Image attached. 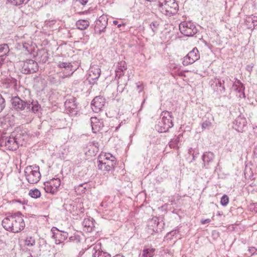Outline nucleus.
I'll return each mask as SVG.
<instances>
[{"instance_id":"nucleus-1","label":"nucleus","mask_w":257,"mask_h":257,"mask_svg":"<svg viewBox=\"0 0 257 257\" xmlns=\"http://www.w3.org/2000/svg\"><path fill=\"white\" fill-rule=\"evenodd\" d=\"M2 226L7 231L18 233L25 227L22 213L17 212L6 217L2 221Z\"/></svg>"},{"instance_id":"nucleus-2","label":"nucleus","mask_w":257,"mask_h":257,"mask_svg":"<svg viewBox=\"0 0 257 257\" xmlns=\"http://www.w3.org/2000/svg\"><path fill=\"white\" fill-rule=\"evenodd\" d=\"M11 102L13 108L16 110L19 111L26 110L27 114L25 115V116H29L30 114L32 112L36 113L41 107L37 101L33 100L31 102L26 101L17 96L12 97Z\"/></svg>"},{"instance_id":"nucleus-3","label":"nucleus","mask_w":257,"mask_h":257,"mask_svg":"<svg viewBox=\"0 0 257 257\" xmlns=\"http://www.w3.org/2000/svg\"><path fill=\"white\" fill-rule=\"evenodd\" d=\"M159 9L163 14L170 17L177 13L178 5L175 0H159Z\"/></svg>"},{"instance_id":"nucleus-4","label":"nucleus","mask_w":257,"mask_h":257,"mask_svg":"<svg viewBox=\"0 0 257 257\" xmlns=\"http://www.w3.org/2000/svg\"><path fill=\"white\" fill-rule=\"evenodd\" d=\"M231 85V79L228 76H216L211 83V87L218 94H222L225 92L226 86Z\"/></svg>"},{"instance_id":"nucleus-5","label":"nucleus","mask_w":257,"mask_h":257,"mask_svg":"<svg viewBox=\"0 0 257 257\" xmlns=\"http://www.w3.org/2000/svg\"><path fill=\"white\" fill-rule=\"evenodd\" d=\"M162 115V118L156 125L155 128L159 133H165L173 126L172 116L171 112L168 111H163Z\"/></svg>"},{"instance_id":"nucleus-6","label":"nucleus","mask_w":257,"mask_h":257,"mask_svg":"<svg viewBox=\"0 0 257 257\" xmlns=\"http://www.w3.org/2000/svg\"><path fill=\"white\" fill-rule=\"evenodd\" d=\"M25 175L27 181L30 184H36L41 178L38 166H28L25 168Z\"/></svg>"},{"instance_id":"nucleus-7","label":"nucleus","mask_w":257,"mask_h":257,"mask_svg":"<svg viewBox=\"0 0 257 257\" xmlns=\"http://www.w3.org/2000/svg\"><path fill=\"white\" fill-rule=\"evenodd\" d=\"M21 72L25 74L36 72L38 70V64L32 59H27L20 62Z\"/></svg>"},{"instance_id":"nucleus-8","label":"nucleus","mask_w":257,"mask_h":257,"mask_svg":"<svg viewBox=\"0 0 257 257\" xmlns=\"http://www.w3.org/2000/svg\"><path fill=\"white\" fill-rule=\"evenodd\" d=\"M180 32L184 36L191 37L197 33L195 24L190 21L182 22L179 25Z\"/></svg>"},{"instance_id":"nucleus-9","label":"nucleus","mask_w":257,"mask_h":257,"mask_svg":"<svg viewBox=\"0 0 257 257\" xmlns=\"http://www.w3.org/2000/svg\"><path fill=\"white\" fill-rule=\"evenodd\" d=\"M60 183L61 181L59 178H53L44 182V189L47 193L55 194L58 192Z\"/></svg>"},{"instance_id":"nucleus-10","label":"nucleus","mask_w":257,"mask_h":257,"mask_svg":"<svg viewBox=\"0 0 257 257\" xmlns=\"http://www.w3.org/2000/svg\"><path fill=\"white\" fill-rule=\"evenodd\" d=\"M76 100V99L72 97L66 99L64 103L66 112L71 115L77 114L78 112V108Z\"/></svg>"},{"instance_id":"nucleus-11","label":"nucleus","mask_w":257,"mask_h":257,"mask_svg":"<svg viewBox=\"0 0 257 257\" xmlns=\"http://www.w3.org/2000/svg\"><path fill=\"white\" fill-rule=\"evenodd\" d=\"M200 54L196 48H194L189 53L184 57L182 64L184 66L191 64L199 59Z\"/></svg>"},{"instance_id":"nucleus-12","label":"nucleus","mask_w":257,"mask_h":257,"mask_svg":"<svg viewBox=\"0 0 257 257\" xmlns=\"http://www.w3.org/2000/svg\"><path fill=\"white\" fill-rule=\"evenodd\" d=\"M51 231L53 233L52 237L55 239L56 244L61 243L68 237L67 232L60 231L56 227H53Z\"/></svg>"},{"instance_id":"nucleus-13","label":"nucleus","mask_w":257,"mask_h":257,"mask_svg":"<svg viewBox=\"0 0 257 257\" xmlns=\"http://www.w3.org/2000/svg\"><path fill=\"white\" fill-rule=\"evenodd\" d=\"M1 144L2 145H5L9 150H16L19 147L17 139L13 136L3 138Z\"/></svg>"},{"instance_id":"nucleus-14","label":"nucleus","mask_w":257,"mask_h":257,"mask_svg":"<svg viewBox=\"0 0 257 257\" xmlns=\"http://www.w3.org/2000/svg\"><path fill=\"white\" fill-rule=\"evenodd\" d=\"M105 104V98L103 97L96 96L91 102V108L96 113L99 112Z\"/></svg>"},{"instance_id":"nucleus-15","label":"nucleus","mask_w":257,"mask_h":257,"mask_svg":"<svg viewBox=\"0 0 257 257\" xmlns=\"http://www.w3.org/2000/svg\"><path fill=\"white\" fill-rule=\"evenodd\" d=\"M164 223L159 222L158 217H153L148 221V226L149 229L152 230L153 232L157 233L162 230L163 228Z\"/></svg>"},{"instance_id":"nucleus-16","label":"nucleus","mask_w":257,"mask_h":257,"mask_svg":"<svg viewBox=\"0 0 257 257\" xmlns=\"http://www.w3.org/2000/svg\"><path fill=\"white\" fill-rule=\"evenodd\" d=\"M247 124L246 118L239 115L233 121V127L239 132H242Z\"/></svg>"},{"instance_id":"nucleus-17","label":"nucleus","mask_w":257,"mask_h":257,"mask_svg":"<svg viewBox=\"0 0 257 257\" xmlns=\"http://www.w3.org/2000/svg\"><path fill=\"white\" fill-rule=\"evenodd\" d=\"M103 159H98V168L103 171H109L113 169L115 165V162L107 161L104 162Z\"/></svg>"},{"instance_id":"nucleus-18","label":"nucleus","mask_w":257,"mask_h":257,"mask_svg":"<svg viewBox=\"0 0 257 257\" xmlns=\"http://www.w3.org/2000/svg\"><path fill=\"white\" fill-rule=\"evenodd\" d=\"M92 131L93 133H96L102 130L104 126L103 122L98 119L96 117H92L90 119Z\"/></svg>"},{"instance_id":"nucleus-19","label":"nucleus","mask_w":257,"mask_h":257,"mask_svg":"<svg viewBox=\"0 0 257 257\" xmlns=\"http://www.w3.org/2000/svg\"><path fill=\"white\" fill-rule=\"evenodd\" d=\"M91 247H93L92 255L94 257H111V255L101 249V243H98L95 245H92Z\"/></svg>"},{"instance_id":"nucleus-20","label":"nucleus","mask_w":257,"mask_h":257,"mask_svg":"<svg viewBox=\"0 0 257 257\" xmlns=\"http://www.w3.org/2000/svg\"><path fill=\"white\" fill-rule=\"evenodd\" d=\"M107 22L104 18L100 17L99 20L96 21L95 26V32L96 34L100 35L102 32L104 31L106 27Z\"/></svg>"},{"instance_id":"nucleus-21","label":"nucleus","mask_w":257,"mask_h":257,"mask_svg":"<svg viewBox=\"0 0 257 257\" xmlns=\"http://www.w3.org/2000/svg\"><path fill=\"white\" fill-rule=\"evenodd\" d=\"M100 74L101 70L98 66L94 65L90 67L89 73L90 79L92 80H97L99 77Z\"/></svg>"},{"instance_id":"nucleus-22","label":"nucleus","mask_w":257,"mask_h":257,"mask_svg":"<svg viewBox=\"0 0 257 257\" xmlns=\"http://www.w3.org/2000/svg\"><path fill=\"white\" fill-rule=\"evenodd\" d=\"M127 69V65L125 61L119 62L117 64L115 72V77L120 78L124 75V71Z\"/></svg>"},{"instance_id":"nucleus-23","label":"nucleus","mask_w":257,"mask_h":257,"mask_svg":"<svg viewBox=\"0 0 257 257\" xmlns=\"http://www.w3.org/2000/svg\"><path fill=\"white\" fill-rule=\"evenodd\" d=\"M214 157V155L213 153L211 152H205L202 157L204 167L207 168V166L213 161Z\"/></svg>"},{"instance_id":"nucleus-24","label":"nucleus","mask_w":257,"mask_h":257,"mask_svg":"<svg viewBox=\"0 0 257 257\" xmlns=\"http://www.w3.org/2000/svg\"><path fill=\"white\" fill-rule=\"evenodd\" d=\"M232 88L236 92L239 93L238 97L240 98H244L245 97V94L244 92V90L245 89V87L244 85H241V86H238L237 84H233Z\"/></svg>"},{"instance_id":"nucleus-25","label":"nucleus","mask_w":257,"mask_h":257,"mask_svg":"<svg viewBox=\"0 0 257 257\" xmlns=\"http://www.w3.org/2000/svg\"><path fill=\"white\" fill-rule=\"evenodd\" d=\"M155 249L153 248H144L140 254L139 257H153Z\"/></svg>"},{"instance_id":"nucleus-26","label":"nucleus","mask_w":257,"mask_h":257,"mask_svg":"<svg viewBox=\"0 0 257 257\" xmlns=\"http://www.w3.org/2000/svg\"><path fill=\"white\" fill-rule=\"evenodd\" d=\"M90 188L87 183H82L75 187V191L79 194H83Z\"/></svg>"},{"instance_id":"nucleus-27","label":"nucleus","mask_w":257,"mask_h":257,"mask_svg":"<svg viewBox=\"0 0 257 257\" xmlns=\"http://www.w3.org/2000/svg\"><path fill=\"white\" fill-rule=\"evenodd\" d=\"M76 25L78 29L83 30L87 29L89 26V22L86 20H80L76 22Z\"/></svg>"},{"instance_id":"nucleus-28","label":"nucleus","mask_w":257,"mask_h":257,"mask_svg":"<svg viewBox=\"0 0 257 257\" xmlns=\"http://www.w3.org/2000/svg\"><path fill=\"white\" fill-rule=\"evenodd\" d=\"M10 51L9 47L7 44L0 45V57L6 56Z\"/></svg>"},{"instance_id":"nucleus-29","label":"nucleus","mask_w":257,"mask_h":257,"mask_svg":"<svg viewBox=\"0 0 257 257\" xmlns=\"http://www.w3.org/2000/svg\"><path fill=\"white\" fill-rule=\"evenodd\" d=\"M82 225L86 228L87 231L91 232L92 231L93 223L89 219H85L82 222Z\"/></svg>"},{"instance_id":"nucleus-30","label":"nucleus","mask_w":257,"mask_h":257,"mask_svg":"<svg viewBox=\"0 0 257 257\" xmlns=\"http://www.w3.org/2000/svg\"><path fill=\"white\" fill-rule=\"evenodd\" d=\"M25 245L27 246H32L36 243L35 238L32 236L28 235L24 240Z\"/></svg>"},{"instance_id":"nucleus-31","label":"nucleus","mask_w":257,"mask_h":257,"mask_svg":"<svg viewBox=\"0 0 257 257\" xmlns=\"http://www.w3.org/2000/svg\"><path fill=\"white\" fill-rule=\"evenodd\" d=\"M98 159H100V160L103 159L104 160V162L112 160V161L116 162L114 157H113L111 154L109 153L101 154L100 155H99Z\"/></svg>"},{"instance_id":"nucleus-32","label":"nucleus","mask_w":257,"mask_h":257,"mask_svg":"<svg viewBox=\"0 0 257 257\" xmlns=\"http://www.w3.org/2000/svg\"><path fill=\"white\" fill-rule=\"evenodd\" d=\"M245 22L247 25L251 23L254 27L257 26V17L253 15L249 16L246 18Z\"/></svg>"},{"instance_id":"nucleus-33","label":"nucleus","mask_w":257,"mask_h":257,"mask_svg":"<svg viewBox=\"0 0 257 257\" xmlns=\"http://www.w3.org/2000/svg\"><path fill=\"white\" fill-rule=\"evenodd\" d=\"M29 195L33 198H38L41 196V192L38 189H31Z\"/></svg>"},{"instance_id":"nucleus-34","label":"nucleus","mask_w":257,"mask_h":257,"mask_svg":"<svg viewBox=\"0 0 257 257\" xmlns=\"http://www.w3.org/2000/svg\"><path fill=\"white\" fill-rule=\"evenodd\" d=\"M58 66L60 68H64L67 70H71V68L72 67V66L70 63L62 62H59L58 63Z\"/></svg>"},{"instance_id":"nucleus-35","label":"nucleus","mask_w":257,"mask_h":257,"mask_svg":"<svg viewBox=\"0 0 257 257\" xmlns=\"http://www.w3.org/2000/svg\"><path fill=\"white\" fill-rule=\"evenodd\" d=\"M159 26V24L157 21L153 22L150 24V27L152 31L153 35H154V34L158 31Z\"/></svg>"},{"instance_id":"nucleus-36","label":"nucleus","mask_w":257,"mask_h":257,"mask_svg":"<svg viewBox=\"0 0 257 257\" xmlns=\"http://www.w3.org/2000/svg\"><path fill=\"white\" fill-rule=\"evenodd\" d=\"M229 202V198L226 195H224L221 198L220 203L222 206H226Z\"/></svg>"},{"instance_id":"nucleus-37","label":"nucleus","mask_w":257,"mask_h":257,"mask_svg":"<svg viewBox=\"0 0 257 257\" xmlns=\"http://www.w3.org/2000/svg\"><path fill=\"white\" fill-rule=\"evenodd\" d=\"M212 125V123L210 120H206L202 124L203 130L209 129Z\"/></svg>"},{"instance_id":"nucleus-38","label":"nucleus","mask_w":257,"mask_h":257,"mask_svg":"<svg viewBox=\"0 0 257 257\" xmlns=\"http://www.w3.org/2000/svg\"><path fill=\"white\" fill-rule=\"evenodd\" d=\"M6 106V101L2 94H0V112L3 111Z\"/></svg>"},{"instance_id":"nucleus-39","label":"nucleus","mask_w":257,"mask_h":257,"mask_svg":"<svg viewBox=\"0 0 257 257\" xmlns=\"http://www.w3.org/2000/svg\"><path fill=\"white\" fill-rule=\"evenodd\" d=\"M9 2L11 3L15 6H20L24 3L25 0H8Z\"/></svg>"},{"instance_id":"nucleus-40","label":"nucleus","mask_w":257,"mask_h":257,"mask_svg":"<svg viewBox=\"0 0 257 257\" xmlns=\"http://www.w3.org/2000/svg\"><path fill=\"white\" fill-rule=\"evenodd\" d=\"M8 83L10 84L11 85H13V86H15L17 83L16 79L13 78H10L7 80Z\"/></svg>"},{"instance_id":"nucleus-41","label":"nucleus","mask_w":257,"mask_h":257,"mask_svg":"<svg viewBox=\"0 0 257 257\" xmlns=\"http://www.w3.org/2000/svg\"><path fill=\"white\" fill-rule=\"evenodd\" d=\"M137 87L139 93H140L142 91L143 89V86L140 82L137 83Z\"/></svg>"},{"instance_id":"nucleus-42","label":"nucleus","mask_w":257,"mask_h":257,"mask_svg":"<svg viewBox=\"0 0 257 257\" xmlns=\"http://www.w3.org/2000/svg\"><path fill=\"white\" fill-rule=\"evenodd\" d=\"M91 144H92V147H95V149L93 150L94 151H96L97 152L98 150V147H99V144L98 142H92L91 143Z\"/></svg>"},{"instance_id":"nucleus-43","label":"nucleus","mask_w":257,"mask_h":257,"mask_svg":"<svg viewBox=\"0 0 257 257\" xmlns=\"http://www.w3.org/2000/svg\"><path fill=\"white\" fill-rule=\"evenodd\" d=\"M248 251L251 255H253L255 253L256 249L254 247H249L248 248Z\"/></svg>"},{"instance_id":"nucleus-44","label":"nucleus","mask_w":257,"mask_h":257,"mask_svg":"<svg viewBox=\"0 0 257 257\" xmlns=\"http://www.w3.org/2000/svg\"><path fill=\"white\" fill-rule=\"evenodd\" d=\"M82 5H85L88 2V0H77Z\"/></svg>"},{"instance_id":"nucleus-45","label":"nucleus","mask_w":257,"mask_h":257,"mask_svg":"<svg viewBox=\"0 0 257 257\" xmlns=\"http://www.w3.org/2000/svg\"><path fill=\"white\" fill-rule=\"evenodd\" d=\"M210 221V220L209 219H207L205 220H202L201 221V222L202 224H205L206 223H209Z\"/></svg>"},{"instance_id":"nucleus-46","label":"nucleus","mask_w":257,"mask_h":257,"mask_svg":"<svg viewBox=\"0 0 257 257\" xmlns=\"http://www.w3.org/2000/svg\"><path fill=\"white\" fill-rule=\"evenodd\" d=\"M234 84H237L238 86H241V85H243L239 80L237 79L236 80V82Z\"/></svg>"},{"instance_id":"nucleus-47","label":"nucleus","mask_w":257,"mask_h":257,"mask_svg":"<svg viewBox=\"0 0 257 257\" xmlns=\"http://www.w3.org/2000/svg\"><path fill=\"white\" fill-rule=\"evenodd\" d=\"M4 64V59H0V68L2 66V65Z\"/></svg>"},{"instance_id":"nucleus-48","label":"nucleus","mask_w":257,"mask_h":257,"mask_svg":"<svg viewBox=\"0 0 257 257\" xmlns=\"http://www.w3.org/2000/svg\"><path fill=\"white\" fill-rule=\"evenodd\" d=\"M113 257H124V256H123L122 255L118 254H116V255H115V256H114Z\"/></svg>"},{"instance_id":"nucleus-49","label":"nucleus","mask_w":257,"mask_h":257,"mask_svg":"<svg viewBox=\"0 0 257 257\" xmlns=\"http://www.w3.org/2000/svg\"><path fill=\"white\" fill-rule=\"evenodd\" d=\"M113 23L115 25H118V21H113Z\"/></svg>"},{"instance_id":"nucleus-50","label":"nucleus","mask_w":257,"mask_h":257,"mask_svg":"<svg viewBox=\"0 0 257 257\" xmlns=\"http://www.w3.org/2000/svg\"><path fill=\"white\" fill-rule=\"evenodd\" d=\"M145 101H146V99H144L143 101V102H142V103L141 107H142V106L144 104V103H145Z\"/></svg>"},{"instance_id":"nucleus-51","label":"nucleus","mask_w":257,"mask_h":257,"mask_svg":"<svg viewBox=\"0 0 257 257\" xmlns=\"http://www.w3.org/2000/svg\"><path fill=\"white\" fill-rule=\"evenodd\" d=\"M121 26H122V25H121V24H118V25H117V27H118V28H120Z\"/></svg>"},{"instance_id":"nucleus-52","label":"nucleus","mask_w":257,"mask_h":257,"mask_svg":"<svg viewBox=\"0 0 257 257\" xmlns=\"http://www.w3.org/2000/svg\"><path fill=\"white\" fill-rule=\"evenodd\" d=\"M192 148H190V149H189V150H188V151H189V153L190 154V153H191V150H192Z\"/></svg>"},{"instance_id":"nucleus-53","label":"nucleus","mask_w":257,"mask_h":257,"mask_svg":"<svg viewBox=\"0 0 257 257\" xmlns=\"http://www.w3.org/2000/svg\"><path fill=\"white\" fill-rule=\"evenodd\" d=\"M45 23H46V25H48L49 24V22H46Z\"/></svg>"}]
</instances>
